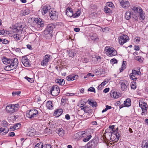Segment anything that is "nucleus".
<instances>
[{"label":"nucleus","mask_w":148,"mask_h":148,"mask_svg":"<svg viewBox=\"0 0 148 148\" xmlns=\"http://www.w3.org/2000/svg\"><path fill=\"white\" fill-rule=\"evenodd\" d=\"M2 61L4 64H10V66H12V69H14L16 68L18 64V59L16 58H10L4 57L2 59Z\"/></svg>","instance_id":"obj_1"},{"label":"nucleus","mask_w":148,"mask_h":148,"mask_svg":"<svg viewBox=\"0 0 148 148\" xmlns=\"http://www.w3.org/2000/svg\"><path fill=\"white\" fill-rule=\"evenodd\" d=\"M62 25L63 24L62 22H58L56 23V24L51 23L48 24L44 31V34L45 35L51 34V35L53 30L55 28L56 25Z\"/></svg>","instance_id":"obj_2"},{"label":"nucleus","mask_w":148,"mask_h":148,"mask_svg":"<svg viewBox=\"0 0 148 148\" xmlns=\"http://www.w3.org/2000/svg\"><path fill=\"white\" fill-rule=\"evenodd\" d=\"M105 51H106V53L107 55L109 54L108 56H115L117 53L116 51L114 48L109 46H106L105 48Z\"/></svg>","instance_id":"obj_3"},{"label":"nucleus","mask_w":148,"mask_h":148,"mask_svg":"<svg viewBox=\"0 0 148 148\" xmlns=\"http://www.w3.org/2000/svg\"><path fill=\"white\" fill-rule=\"evenodd\" d=\"M38 115V111L35 109H33L29 110L28 112L26 113V115L27 117L32 119L36 117Z\"/></svg>","instance_id":"obj_4"},{"label":"nucleus","mask_w":148,"mask_h":148,"mask_svg":"<svg viewBox=\"0 0 148 148\" xmlns=\"http://www.w3.org/2000/svg\"><path fill=\"white\" fill-rule=\"evenodd\" d=\"M129 37L126 35L123 34L119 37V44L122 45L129 40Z\"/></svg>","instance_id":"obj_5"},{"label":"nucleus","mask_w":148,"mask_h":148,"mask_svg":"<svg viewBox=\"0 0 148 148\" xmlns=\"http://www.w3.org/2000/svg\"><path fill=\"white\" fill-rule=\"evenodd\" d=\"M97 141L95 139H93L90 141L86 145V148H95L97 146Z\"/></svg>","instance_id":"obj_6"},{"label":"nucleus","mask_w":148,"mask_h":148,"mask_svg":"<svg viewBox=\"0 0 148 148\" xmlns=\"http://www.w3.org/2000/svg\"><path fill=\"white\" fill-rule=\"evenodd\" d=\"M51 58V56L49 54H47L44 56L43 60L41 62V64L43 66H47L48 62L50 61Z\"/></svg>","instance_id":"obj_7"},{"label":"nucleus","mask_w":148,"mask_h":148,"mask_svg":"<svg viewBox=\"0 0 148 148\" xmlns=\"http://www.w3.org/2000/svg\"><path fill=\"white\" fill-rule=\"evenodd\" d=\"M2 124L3 125V127H0V133L3 132L5 134H7L9 131L8 128L7 127L8 125V123L5 121H2Z\"/></svg>","instance_id":"obj_8"},{"label":"nucleus","mask_w":148,"mask_h":148,"mask_svg":"<svg viewBox=\"0 0 148 148\" xmlns=\"http://www.w3.org/2000/svg\"><path fill=\"white\" fill-rule=\"evenodd\" d=\"M34 21L37 25L38 27H42L44 26V22L40 18H34Z\"/></svg>","instance_id":"obj_9"},{"label":"nucleus","mask_w":148,"mask_h":148,"mask_svg":"<svg viewBox=\"0 0 148 148\" xmlns=\"http://www.w3.org/2000/svg\"><path fill=\"white\" fill-rule=\"evenodd\" d=\"M21 61L23 64L25 66L27 67L30 66L31 64L29 62V60L28 59L26 56L22 57Z\"/></svg>","instance_id":"obj_10"},{"label":"nucleus","mask_w":148,"mask_h":148,"mask_svg":"<svg viewBox=\"0 0 148 148\" xmlns=\"http://www.w3.org/2000/svg\"><path fill=\"white\" fill-rule=\"evenodd\" d=\"M34 148H52L49 144L43 145L42 143L40 142L37 144L35 146Z\"/></svg>","instance_id":"obj_11"},{"label":"nucleus","mask_w":148,"mask_h":148,"mask_svg":"<svg viewBox=\"0 0 148 148\" xmlns=\"http://www.w3.org/2000/svg\"><path fill=\"white\" fill-rule=\"evenodd\" d=\"M7 112L8 113H13L17 110V109H14L12 104H10L6 108Z\"/></svg>","instance_id":"obj_12"},{"label":"nucleus","mask_w":148,"mask_h":148,"mask_svg":"<svg viewBox=\"0 0 148 148\" xmlns=\"http://www.w3.org/2000/svg\"><path fill=\"white\" fill-rule=\"evenodd\" d=\"M50 6L48 5H45L42 8L41 12L42 14H45L48 12H50L51 11L52 12V10H51Z\"/></svg>","instance_id":"obj_13"},{"label":"nucleus","mask_w":148,"mask_h":148,"mask_svg":"<svg viewBox=\"0 0 148 148\" xmlns=\"http://www.w3.org/2000/svg\"><path fill=\"white\" fill-rule=\"evenodd\" d=\"M142 109V115H145L147 114V103H144L143 105L140 107Z\"/></svg>","instance_id":"obj_14"},{"label":"nucleus","mask_w":148,"mask_h":148,"mask_svg":"<svg viewBox=\"0 0 148 148\" xmlns=\"http://www.w3.org/2000/svg\"><path fill=\"white\" fill-rule=\"evenodd\" d=\"M66 14L67 15L70 17L73 16V11L72 8L70 7H68L66 10Z\"/></svg>","instance_id":"obj_15"},{"label":"nucleus","mask_w":148,"mask_h":148,"mask_svg":"<svg viewBox=\"0 0 148 148\" xmlns=\"http://www.w3.org/2000/svg\"><path fill=\"white\" fill-rule=\"evenodd\" d=\"M36 131L33 128H29L27 134L30 136H35L36 134Z\"/></svg>","instance_id":"obj_16"},{"label":"nucleus","mask_w":148,"mask_h":148,"mask_svg":"<svg viewBox=\"0 0 148 148\" xmlns=\"http://www.w3.org/2000/svg\"><path fill=\"white\" fill-rule=\"evenodd\" d=\"M131 9L135 13H139V12L143 10L141 8L136 6L132 7Z\"/></svg>","instance_id":"obj_17"},{"label":"nucleus","mask_w":148,"mask_h":148,"mask_svg":"<svg viewBox=\"0 0 148 148\" xmlns=\"http://www.w3.org/2000/svg\"><path fill=\"white\" fill-rule=\"evenodd\" d=\"M130 18H131L133 21H137L138 18L136 14H134L133 12L132 13L130 12Z\"/></svg>","instance_id":"obj_18"},{"label":"nucleus","mask_w":148,"mask_h":148,"mask_svg":"<svg viewBox=\"0 0 148 148\" xmlns=\"http://www.w3.org/2000/svg\"><path fill=\"white\" fill-rule=\"evenodd\" d=\"M139 19L141 21L144 20L145 18V15L143 10H142L141 11L139 12Z\"/></svg>","instance_id":"obj_19"},{"label":"nucleus","mask_w":148,"mask_h":148,"mask_svg":"<svg viewBox=\"0 0 148 148\" xmlns=\"http://www.w3.org/2000/svg\"><path fill=\"white\" fill-rule=\"evenodd\" d=\"M121 90L123 91L127 86H128V84H127V81H124L121 83Z\"/></svg>","instance_id":"obj_20"},{"label":"nucleus","mask_w":148,"mask_h":148,"mask_svg":"<svg viewBox=\"0 0 148 148\" xmlns=\"http://www.w3.org/2000/svg\"><path fill=\"white\" fill-rule=\"evenodd\" d=\"M129 2L128 1H121L120 2V4L123 8H128L129 7Z\"/></svg>","instance_id":"obj_21"},{"label":"nucleus","mask_w":148,"mask_h":148,"mask_svg":"<svg viewBox=\"0 0 148 148\" xmlns=\"http://www.w3.org/2000/svg\"><path fill=\"white\" fill-rule=\"evenodd\" d=\"M110 96L115 99H117L121 96V93H110Z\"/></svg>","instance_id":"obj_22"},{"label":"nucleus","mask_w":148,"mask_h":148,"mask_svg":"<svg viewBox=\"0 0 148 148\" xmlns=\"http://www.w3.org/2000/svg\"><path fill=\"white\" fill-rule=\"evenodd\" d=\"M55 82L60 85H63L65 84V81L64 79H56Z\"/></svg>","instance_id":"obj_23"},{"label":"nucleus","mask_w":148,"mask_h":148,"mask_svg":"<svg viewBox=\"0 0 148 148\" xmlns=\"http://www.w3.org/2000/svg\"><path fill=\"white\" fill-rule=\"evenodd\" d=\"M53 105L52 101H48L46 104L47 107L49 110H51L53 108Z\"/></svg>","instance_id":"obj_24"},{"label":"nucleus","mask_w":148,"mask_h":148,"mask_svg":"<svg viewBox=\"0 0 148 148\" xmlns=\"http://www.w3.org/2000/svg\"><path fill=\"white\" fill-rule=\"evenodd\" d=\"M63 112L62 109H59L55 111L54 112V114L56 115V116H58L62 114Z\"/></svg>","instance_id":"obj_25"},{"label":"nucleus","mask_w":148,"mask_h":148,"mask_svg":"<svg viewBox=\"0 0 148 148\" xmlns=\"http://www.w3.org/2000/svg\"><path fill=\"white\" fill-rule=\"evenodd\" d=\"M90 38L91 40L95 41H98L99 40V38L96 34H93Z\"/></svg>","instance_id":"obj_26"},{"label":"nucleus","mask_w":148,"mask_h":148,"mask_svg":"<svg viewBox=\"0 0 148 148\" xmlns=\"http://www.w3.org/2000/svg\"><path fill=\"white\" fill-rule=\"evenodd\" d=\"M126 61H123L121 67L119 69L120 72H122L126 68Z\"/></svg>","instance_id":"obj_27"},{"label":"nucleus","mask_w":148,"mask_h":148,"mask_svg":"<svg viewBox=\"0 0 148 148\" xmlns=\"http://www.w3.org/2000/svg\"><path fill=\"white\" fill-rule=\"evenodd\" d=\"M78 75H69L68 76H67L66 77V79L68 81H73L75 79V77H78Z\"/></svg>","instance_id":"obj_28"},{"label":"nucleus","mask_w":148,"mask_h":148,"mask_svg":"<svg viewBox=\"0 0 148 148\" xmlns=\"http://www.w3.org/2000/svg\"><path fill=\"white\" fill-rule=\"evenodd\" d=\"M88 104L92 106L93 107H96L97 106V103L96 102H94L93 101H91L90 100H88Z\"/></svg>","instance_id":"obj_29"},{"label":"nucleus","mask_w":148,"mask_h":148,"mask_svg":"<svg viewBox=\"0 0 148 148\" xmlns=\"http://www.w3.org/2000/svg\"><path fill=\"white\" fill-rule=\"evenodd\" d=\"M75 52V51L74 50H71L70 51L69 54V56L70 57H73L76 54Z\"/></svg>","instance_id":"obj_30"},{"label":"nucleus","mask_w":148,"mask_h":148,"mask_svg":"<svg viewBox=\"0 0 148 148\" xmlns=\"http://www.w3.org/2000/svg\"><path fill=\"white\" fill-rule=\"evenodd\" d=\"M134 58L140 62H143V58H141L140 56L134 57Z\"/></svg>","instance_id":"obj_31"},{"label":"nucleus","mask_w":148,"mask_h":148,"mask_svg":"<svg viewBox=\"0 0 148 148\" xmlns=\"http://www.w3.org/2000/svg\"><path fill=\"white\" fill-rule=\"evenodd\" d=\"M81 11L80 10H78L74 14L73 13V17L76 18L80 15Z\"/></svg>","instance_id":"obj_32"},{"label":"nucleus","mask_w":148,"mask_h":148,"mask_svg":"<svg viewBox=\"0 0 148 148\" xmlns=\"http://www.w3.org/2000/svg\"><path fill=\"white\" fill-rule=\"evenodd\" d=\"M130 98H127L126 100L124 101V104L125 107H128L130 106Z\"/></svg>","instance_id":"obj_33"},{"label":"nucleus","mask_w":148,"mask_h":148,"mask_svg":"<svg viewBox=\"0 0 148 148\" xmlns=\"http://www.w3.org/2000/svg\"><path fill=\"white\" fill-rule=\"evenodd\" d=\"M104 11L106 13H112V10L107 7H106L104 8Z\"/></svg>","instance_id":"obj_34"},{"label":"nucleus","mask_w":148,"mask_h":148,"mask_svg":"<svg viewBox=\"0 0 148 148\" xmlns=\"http://www.w3.org/2000/svg\"><path fill=\"white\" fill-rule=\"evenodd\" d=\"M130 79L133 80V81H135L137 78L136 77V75L130 73Z\"/></svg>","instance_id":"obj_35"},{"label":"nucleus","mask_w":148,"mask_h":148,"mask_svg":"<svg viewBox=\"0 0 148 148\" xmlns=\"http://www.w3.org/2000/svg\"><path fill=\"white\" fill-rule=\"evenodd\" d=\"M49 15L51 17V18L53 20H56L58 18V15L53 16L52 15V12H50Z\"/></svg>","instance_id":"obj_36"},{"label":"nucleus","mask_w":148,"mask_h":148,"mask_svg":"<svg viewBox=\"0 0 148 148\" xmlns=\"http://www.w3.org/2000/svg\"><path fill=\"white\" fill-rule=\"evenodd\" d=\"M134 40L135 43H138L140 41V38L139 37H135L134 39Z\"/></svg>","instance_id":"obj_37"},{"label":"nucleus","mask_w":148,"mask_h":148,"mask_svg":"<svg viewBox=\"0 0 148 148\" xmlns=\"http://www.w3.org/2000/svg\"><path fill=\"white\" fill-rule=\"evenodd\" d=\"M91 135H89L86 138H83V141L84 142L88 141L91 138Z\"/></svg>","instance_id":"obj_38"},{"label":"nucleus","mask_w":148,"mask_h":148,"mask_svg":"<svg viewBox=\"0 0 148 148\" xmlns=\"http://www.w3.org/2000/svg\"><path fill=\"white\" fill-rule=\"evenodd\" d=\"M63 130L62 129V128L59 129L58 130L56 131V133H57L59 136H62V133L63 132H62Z\"/></svg>","instance_id":"obj_39"},{"label":"nucleus","mask_w":148,"mask_h":148,"mask_svg":"<svg viewBox=\"0 0 148 148\" xmlns=\"http://www.w3.org/2000/svg\"><path fill=\"white\" fill-rule=\"evenodd\" d=\"M140 73L141 72L140 71H136V70H132V73H131L132 74L136 75H139L140 74Z\"/></svg>","instance_id":"obj_40"},{"label":"nucleus","mask_w":148,"mask_h":148,"mask_svg":"<svg viewBox=\"0 0 148 148\" xmlns=\"http://www.w3.org/2000/svg\"><path fill=\"white\" fill-rule=\"evenodd\" d=\"M25 78L31 83H32L34 81L33 78L29 77L27 76L25 77Z\"/></svg>","instance_id":"obj_41"},{"label":"nucleus","mask_w":148,"mask_h":148,"mask_svg":"<svg viewBox=\"0 0 148 148\" xmlns=\"http://www.w3.org/2000/svg\"><path fill=\"white\" fill-rule=\"evenodd\" d=\"M112 108V107L110 106L106 105V108L102 111V112L103 113L109 109H110Z\"/></svg>","instance_id":"obj_42"},{"label":"nucleus","mask_w":148,"mask_h":148,"mask_svg":"<svg viewBox=\"0 0 148 148\" xmlns=\"http://www.w3.org/2000/svg\"><path fill=\"white\" fill-rule=\"evenodd\" d=\"M103 87L101 85H99L97 88L98 91V92H101L102 91V89L103 88Z\"/></svg>","instance_id":"obj_43"},{"label":"nucleus","mask_w":148,"mask_h":148,"mask_svg":"<svg viewBox=\"0 0 148 148\" xmlns=\"http://www.w3.org/2000/svg\"><path fill=\"white\" fill-rule=\"evenodd\" d=\"M125 17L126 19L130 20V12L128 11L125 13Z\"/></svg>","instance_id":"obj_44"},{"label":"nucleus","mask_w":148,"mask_h":148,"mask_svg":"<svg viewBox=\"0 0 148 148\" xmlns=\"http://www.w3.org/2000/svg\"><path fill=\"white\" fill-rule=\"evenodd\" d=\"M30 13V10L29 9L25 10L23 13V15L25 16L29 14Z\"/></svg>","instance_id":"obj_45"},{"label":"nucleus","mask_w":148,"mask_h":148,"mask_svg":"<svg viewBox=\"0 0 148 148\" xmlns=\"http://www.w3.org/2000/svg\"><path fill=\"white\" fill-rule=\"evenodd\" d=\"M12 66H10V65L7 66L5 67V70H7L8 71H10L11 70H12L13 69H12Z\"/></svg>","instance_id":"obj_46"},{"label":"nucleus","mask_w":148,"mask_h":148,"mask_svg":"<svg viewBox=\"0 0 148 148\" xmlns=\"http://www.w3.org/2000/svg\"><path fill=\"white\" fill-rule=\"evenodd\" d=\"M110 63L112 64H114L115 63H117L118 62L116 59L113 58L110 60Z\"/></svg>","instance_id":"obj_47"},{"label":"nucleus","mask_w":148,"mask_h":148,"mask_svg":"<svg viewBox=\"0 0 148 148\" xmlns=\"http://www.w3.org/2000/svg\"><path fill=\"white\" fill-rule=\"evenodd\" d=\"M135 83L136 82L135 81H134L133 82H131V88L132 89H135L136 87L135 86Z\"/></svg>","instance_id":"obj_48"},{"label":"nucleus","mask_w":148,"mask_h":148,"mask_svg":"<svg viewBox=\"0 0 148 148\" xmlns=\"http://www.w3.org/2000/svg\"><path fill=\"white\" fill-rule=\"evenodd\" d=\"M88 92L90 91L91 92H95V89L93 87H90L89 89H88Z\"/></svg>","instance_id":"obj_49"},{"label":"nucleus","mask_w":148,"mask_h":148,"mask_svg":"<svg viewBox=\"0 0 148 148\" xmlns=\"http://www.w3.org/2000/svg\"><path fill=\"white\" fill-rule=\"evenodd\" d=\"M36 99L38 103L40 104L42 103L41 99L40 97L39 96H37Z\"/></svg>","instance_id":"obj_50"},{"label":"nucleus","mask_w":148,"mask_h":148,"mask_svg":"<svg viewBox=\"0 0 148 148\" xmlns=\"http://www.w3.org/2000/svg\"><path fill=\"white\" fill-rule=\"evenodd\" d=\"M114 125H112V126L110 125L109 126V128L112 130V131L111 132V133L112 134L114 133L115 132H116V131H115V130L114 128Z\"/></svg>","instance_id":"obj_51"},{"label":"nucleus","mask_w":148,"mask_h":148,"mask_svg":"<svg viewBox=\"0 0 148 148\" xmlns=\"http://www.w3.org/2000/svg\"><path fill=\"white\" fill-rule=\"evenodd\" d=\"M21 125V124L19 123H17L15 124L14 126L15 127L16 130L19 129Z\"/></svg>","instance_id":"obj_52"},{"label":"nucleus","mask_w":148,"mask_h":148,"mask_svg":"<svg viewBox=\"0 0 148 148\" xmlns=\"http://www.w3.org/2000/svg\"><path fill=\"white\" fill-rule=\"evenodd\" d=\"M54 87L55 89L56 90L57 92H60V88L57 85L54 86Z\"/></svg>","instance_id":"obj_53"},{"label":"nucleus","mask_w":148,"mask_h":148,"mask_svg":"<svg viewBox=\"0 0 148 148\" xmlns=\"http://www.w3.org/2000/svg\"><path fill=\"white\" fill-rule=\"evenodd\" d=\"M14 109H17V110L18 109L19 107V105L18 104H12Z\"/></svg>","instance_id":"obj_54"},{"label":"nucleus","mask_w":148,"mask_h":148,"mask_svg":"<svg viewBox=\"0 0 148 148\" xmlns=\"http://www.w3.org/2000/svg\"><path fill=\"white\" fill-rule=\"evenodd\" d=\"M19 36V35L18 34H16V35H14L13 37L15 39L17 40H20V38L18 37Z\"/></svg>","instance_id":"obj_55"},{"label":"nucleus","mask_w":148,"mask_h":148,"mask_svg":"<svg viewBox=\"0 0 148 148\" xmlns=\"http://www.w3.org/2000/svg\"><path fill=\"white\" fill-rule=\"evenodd\" d=\"M113 3L111 2H108L106 3V5L110 7H112Z\"/></svg>","instance_id":"obj_56"},{"label":"nucleus","mask_w":148,"mask_h":148,"mask_svg":"<svg viewBox=\"0 0 148 148\" xmlns=\"http://www.w3.org/2000/svg\"><path fill=\"white\" fill-rule=\"evenodd\" d=\"M146 103L143 102V101L141 100L139 101V105L140 107H141V106H142L143 105L144 103Z\"/></svg>","instance_id":"obj_57"},{"label":"nucleus","mask_w":148,"mask_h":148,"mask_svg":"<svg viewBox=\"0 0 148 148\" xmlns=\"http://www.w3.org/2000/svg\"><path fill=\"white\" fill-rule=\"evenodd\" d=\"M2 43L4 44H6L9 43V41L6 39H4L3 40Z\"/></svg>","instance_id":"obj_58"},{"label":"nucleus","mask_w":148,"mask_h":148,"mask_svg":"<svg viewBox=\"0 0 148 148\" xmlns=\"http://www.w3.org/2000/svg\"><path fill=\"white\" fill-rule=\"evenodd\" d=\"M110 88H106L103 91V92H108Z\"/></svg>","instance_id":"obj_59"},{"label":"nucleus","mask_w":148,"mask_h":148,"mask_svg":"<svg viewBox=\"0 0 148 148\" xmlns=\"http://www.w3.org/2000/svg\"><path fill=\"white\" fill-rule=\"evenodd\" d=\"M134 50L137 51H138L139 50V46H138L135 45L134 47Z\"/></svg>","instance_id":"obj_60"},{"label":"nucleus","mask_w":148,"mask_h":148,"mask_svg":"<svg viewBox=\"0 0 148 148\" xmlns=\"http://www.w3.org/2000/svg\"><path fill=\"white\" fill-rule=\"evenodd\" d=\"M10 129L11 131H14L16 130L15 127H14V125L10 127Z\"/></svg>","instance_id":"obj_61"},{"label":"nucleus","mask_w":148,"mask_h":148,"mask_svg":"<svg viewBox=\"0 0 148 148\" xmlns=\"http://www.w3.org/2000/svg\"><path fill=\"white\" fill-rule=\"evenodd\" d=\"M27 47L28 49H29L30 50H32L33 49L31 45H29V44L27 45Z\"/></svg>","instance_id":"obj_62"},{"label":"nucleus","mask_w":148,"mask_h":148,"mask_svg":"<svg viewBox=\"0 0 148 148\" xmlns=\"http://www.w3.org/2000/svg\"><path fill=\"white\" fill-rule=\"evenodd\" d=\"M9 136L12 137L14 136L15 135L14 133V132H11L9 133Z\"/></svg>","instance_id":"obj_63"},{"label":"nucleus","mask_w":148,"mask_h":148,"mask_svg":"<svg viewBox=\"0 0 148 148\" xmlns=\"http://www.w3.org/2000/svg\"><path fill=\"white\" fill-rule=\"evenodd\" d=\"M5 33V30H4V29L1 30L0 31V35H3Z\"/></svg>","instance_id":"obj_64"}]
</instances>
